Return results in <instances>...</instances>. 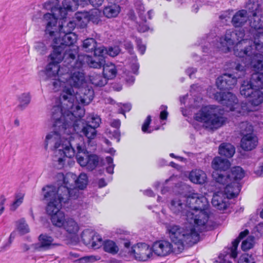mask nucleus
I'll return each mask as SVG.
<instances>
[{
	"label": "nucleus",
	"instance_id": "obj_23",
	"mask_svg": "<svg viewBox=\"0 0 263 263\" xmlns=\"http://www.w3.org/2000/svg\"><path fill=\"white\" fill-rule=\"evenodd\" d=\"M135 256L143 261L147 260L153 256V247L150 248L145 243H138L133 248Z\"/></svg>",
	"mask_w": 263,
	"mask_h": 263
},
{
	"label": "nucleus",
	"instance_id": "obj_19",
	"mask_svg": "<svg viewBox=\"0 0 263 263\" xmlns=\"http://www.w3.org/2000/svg\"><path fill=\"white\" fill-rule=\"evenodd\" d=\"M187 197L179 196L171 200L169 205L170 210L176 215H180L185 219V215L189 210L186 202Z\"/></svg>",
	"mask_w": 263,
	"mask_h": 263
},
{
	"label": "nucleus",
	"instance_id": "obj_18",
	"mask_svg": "<svg viewBox=\"0 0 263 263\" xmlns=\"http://www.w3.org/2000/svg\"><path fill=\"white\" fill-rule=\"evenodd\" d=\"M187 204H189L187 211L201 210L210 211V204L204 196L199 195L197 193H193L187 197Z\"/></svg>",
	"mask_w": 263,
	"mask_h": 263
},
{
	"label": "nucleus",
	"instance_id": "obj_14",
	"mask_svg": "<svg viewBox=\"0 0 263 263\" xmlns=\"http://www.w3.org/2000/svg\"><path fill=\"white\" fill-rule=\"evenodd\" d=\"M244 170L240 166H235L231 169L230 173L226 175L224 179H227L223 183L226 185V194L229 197H235L238 195L241 186L239 181L245 176Z\"/></svg>",
	"mask_w": 263,
	"mask_h": 263
},
{
	"label": "nucleus",
	"instance_id": "obj_48",
	"mask_svg": "<svg viewBox=\"0 0 263 263\" xmlns=\"http://www.w3.org/2000/svg\"><path fill=\"white\" fill-rule=\"evenodd\" d=\"M83 47L86 52H95L97 48V42L93 38H88L83 41Z\"/></svg>",
	"mask_w": 263,
	"mask_h": 263
},
{
	"label": "nucleus",
	"instance_id": "obj_34",
	"mask_svg": "<svg viewBox=\"0 0 263 263\" xmlns=\"http://www.w3.org/2000/svg\"><path fill=\"white\" fill-rule=\"evenodd\" d=\"M76 26L80 28H84L89 22V12L86 11L78 12L75 14Z\"/></svg>",
	"mask_w": 263,
	"mask_h": 263
},
{
	"label": "nucleus",
	"instance_id": "obj_43",
	"mask_svg": "<svg viewBox=\"0 0 263 263\" xmlns=\"http://www.w3.org/2000/svg\"><path fill=\"white\" fill-rule=\"evenodd\" d=\"M252 15L250 22L251 27L256 30L262 29L263 28V22L261 21L262 14H253Z\"/></svg>",
	"mask_w": 263,
	"mask_h": 263
},
{
	"label": "nucleus",
	"instance_id": "obj_45",
	"mask_svg": "<svg viewBox=\"0 0 263 263\" xmlns=\"http://www.w3.org/2000/svg\"><path fill=\"white\" fill-rule=\"evenodd\" d=\"M104 250L105 252L112 254H115L118 253L119 248L116 243L110 240H106L103 243Z\"/></svg>",
	"mask_w": 263,
	"mask_h": 263
},
{
	"label": "nucleus",
	"instance_id": "obj_21",
	"mask_svg": "<svg viewBox=\"0 0 263 263\" xmlns=\"http://www.w3.org/2000/svg\"><path fill=\"white\" fill-rule=\"evenodd\" d=\"M176 246L174 248L172 244L166 240H159L155 242L153 245V252L159 256H165L173 252Z\"/></svg>",
	"mask_w": 263,
	"mask_h": 263
},
{
	"label": "nucleus",
	"instance_id": "obj_1",
	"mask_svg": "<svg viewBox=\"0 0 263 263\" xmlns=\"http://www.w3.org/2000/svg\"><path fill=\"white\" fill-rule=\"evenodd\" d=\"M82 67L81 61H76L48 83L54 91L59 90L65 83L70 86H65L60 100L54 105H59L63 110L73 112L79 117L84 115V110L80 105L89 104L94 96L93 90L87 85Z\"/></svg>",
	"mask_w": 263,
	"mask_h": 263
},
{
	"label": "nucleus",
	"instance_id": "obj_60",
	"mask_svg": "<svg viewBox=\"0 0 263 263\" xmlns=\"http://www.w3.org/2000/svg\"><path fill=\"white\" fill-rule=\"evenodd\" d=\"M35 48L36 50L41 54H44L46 49V48L43 42L36 43Z\"/></svg>",
	"mask_w": 263,
	"mask_h": 263
},
{
	"label": "nucleus",
	"instance_id": "obj_16",
	"mask_svg": "<svg viewBox=\"0 0 263 263\" xmlns=\"http://www.w3.org/2000/svg\"><path fill=\"white\" fill-rule=\"evenodd\" d=\"M212 168L215 170L212 174L213 178L219 183H223L227 179H224L226 175V171L230 167V163L226 159L219 157H215L212 162Z\"/></svg>",
	"mask_w": 263,
	"mask_h": 263
},
{
	"label": "nucleus",
	"instance_id": "obj_52",
	"mask_svg": "<svg viewBox=\"0 0 263 263\" xmlns=\"http://www.w3.org/2000/svg\"><path fill=\"white\" fill-rule=\"evenodd\" d=\"M96 233L90 229H86L82 233V238L85 243L90 244Z\"/></svg>",
	"mask_w": 263,
	"mask_h": 263
},
{
	"label": "nucleus",
	"instance_id": "obj_5",
	"mask_svg": "<svg viewBox=\"0 0 263 263\" xmlns=\"http://www.w3.org/2000/svg\"><path fill=\"white\" fill-rule=\"evenodd\" d=\"M62 6L60 5L59 0H48L43 5L44 9L50 11V12H47L42 15L41 11L36 12V15L32 16V20L36 21L39 17H41L42 22L45 25L46 34H52L57 29V23L59 18H64L68 14V8L64 7L63 1Z\"/></svg>",
	"mask_w": 263,
	"mask_h": 263
},
{
	"label": "nucleus",
	"instance_id": "obj_64",
	"mask_svg": "<svg viewBox=\"0 0 263 263\" xmlns=\"http://www.w3.org/2000/svg\"><path fill=\"white\" fill-rule=\"evenodd\" d=\"M138 11V13L139 14V16L141 17L142 21H145V16L144 15V12H145V9L144 6L143 5H141L137 8Z\"/></svg>",
	"mask_w": 263,
	"mask_h": 263
},
{
	"label": "nucleus",
	"instance_id": "obj_12",
	"mask_svg": "<svg viewBox=\"0 0 263 263\" xmlns=\"http://www.w3.org/2000/svg\"><path fill=\"white\" fill-rule=\"evenodd\" d=\"M74 149L77 148V159L78 162L81 166L86 167L87 169L92 171L95 169L99 163V157L95 155H88V152L85 148L83 138L81 136H77L73 138Z\"/></svg>",
	"mask_w": 263,
	"mask_h": 263
},
{
	"label": "nucleus",
	"instance_id": "obj_15",
	"mask_svg": "<svg viewBox=\"0 0 263 263\" xmlns=\"http://www.w3.org/2000/svg\"><path fill=\"white\" fill-rule=\"evenodd\" d=\"M232 67L235 71L233 73H224L219 77L216 80V85L219 89L233 88L237 83V79L245 76V68L242 64L233 62Z\"/></svg>",
	"mask_w": 263,
	"mask_h": 263
},
{
	"label": "nucleus",
	"instance_id": "obj_42",
	"mask_svg": "<svg viewBox=\"0 0 263 263\" xmlns=\"http://www.w3.org/2000/svg\"><path fill=\"white\" fill-rule=\"evenodd\" d=\"M91 83L96 86L102 87L107 83V80L101 74H93L90 76Z\"/></svg>",
	"mask_w": 263,
	"mask_h": 263
},
{
	"label": "nucleus",
	"instance_id": "obj_24",
	"mask_svg": "<svg viewBox=\"0 0 263 263\" xmlns=\"http://www.w3.org/2000/svg\"><path fill=\"white\" fill-rule=\"evenodd\" d=\"M65 18L66 17L61 18L63 21L61 24L59 23L58 26L57 25V29L53 34H48L50 36H56L59 34L62 35L63 33H72V31L76 26V23L73 21H67Z\"/></svg>",
	"mask_w": 263,
	"mask_h": 263
},
{
	"label": "nucleus",
	"instance_id": "obj_8",
	"mask_svg": "<svg viewBox=\"0 0 263 263\" xmlns=\"http://www.w3.org/2000/svg\"><path fill=\"white\" fill-rule=\"evenodd\" d=\"M169 237L176 246L178 251L183 250L184 243L192 245L197 243L200 239L199 234L189 228L187 224L184 228L174 224L166 226Z\"/></svg>",
	"mask_w": 263,
	"mask_h": 263
},
{
	"label": "nucleus",
	"instance_id": "obj_31",
	"mask_svg": "<svg viewBox=\"0 0 263 263\" xmlns=\"http://www.w3.org/2000/svg\"><path fill=\"white\" fill-rule=\"evenodd\" d=\"M206 174L201 170H195L191 172L189 175L190 180L196 184H203L206 180Z\"/></svg>",
	"mask_w": 263,
	"mask_h": 263
},
{
	"label": "nucleus",
	"instance_id": "obj_37",
	"mask_svg": "<svg viewBox=\"0 0 263 263\" xmlns=\"http://www.w3.org/2000/svg\"><path fill=\"white\" fill-rule=\"evenodd\" d=\"M249 231L246 229L242 232H241L237 239H236L232 242V246L231 248L228 249L229 253H230L231 256L235 258L237 256V249L239 242V241L243 239L245 236L248 235Z\"/></svg>",
	"mask_w": 263,
	"mask_h": 263
},
{
	"label": "nucleus",
	"instance_id": "obj_39",
	"mask_svg": "<svg viewBox=\"0 0 263 263\" xmlns=\"http://www.w3.org/2000/svg\"><path fill=\"white\" fill-rule=\"evenodd\" d=\"M255 89L250 81L245 80L240 87V93L241 96L248 98Z\"/></svg>",
	"mask_w": 263,
	"mask_h": 263
},
{
	"label": "nucleus",
	"instance_id": "obj_17",
	"mask_svg": "<svg viewBox=\"0 0 263 263\" xmlns=\"http://www.w3.org/2000/svg\"><path fill=\"white\" fill-rule=\"evenodd\" d=\"M106 52V48L101 46L96 49L94 53V57L84 55L78 56V59L76 61H81L83 65L86 62L89 67L94 68H100L103 66L105 62L104 59V53Z\"/></svg>",
	"mask_w": 263,
	"mask_h": 263
},
{
	"label": "nucleus",
	"instance_id": "obj_47",
	"mask_svg": "<svg viewBox=\"0 0 263 263\" xmlns=\"http://www.w3.org/2000/svg\"><path fill=\"white\" fill-rule=\"evenodd\" d=\"M101 12L99 10L95 9L89 12V22L91 21L93 24L98 25L102 24Z\"/></svg>",
	"mask_w": 263,
	"mask_h": 263
},
{
	"label": "nucleus",
	"instance_id": "obj_29",
	"mask_svg": "<svg viewBox=\"0 0 263 263\" xmlns=\"http://www.w3.org/2000/svg\"><path fill=\"white\" fill-rule=\"evenodd\" d=\"M66 232L73 238H76V235L79 231V227L78 223L72 218L66 219L63 226H62Z\"/></svg>",
	"mask_w": 263,
	"mask_h": 263
},
{
	"label": "nucleus",
	"instance_id": "obj_28",
	"mask_svg": "<svg viewBox=\"0 0 263 263\" xmlns=\"http://www.w3.org/2000/svg\"><path fill=\"white\" fill-rule=\"evenodd\" d=\"M246 8L252 14H262L263 0H248Z\"/></svg>",
	"mask_w": 263,
	"mask_h": 263
},
{
	"label": "nucleus",
	"instance_id": "obj_44",
	"mask_svg": "<svg viewBox=\"0 0 263 263\" xmlns=\"http://www.w3.org/2000/svg\"><path fill=\"white\" fill-rule=\"evenodd\" d=\"M81 133L89 140L93 139L97 135L96 129L87 124L83 126Z\"/></svg>",
	"mask_w": 263,
	"mask_h": 263
},
{
	"label": "nucleus",
	"instance_id": "obj_25",
	"mask_svg": "<svg viewBox=\"0 0 263 263\" xmlns=\"http://www.w3.org/2000/svg\"><path fill=\"white\" fill-rule=\"evenodd\" d=\"M52 237L45 234H41L39 237V242L32 244L31 247L36 251H43L49 249L54 246Z\"/></svg>",
	"mask_w": 263,
	"mask_h": 263
},
{
	"label": "nucleus",
	"instance_id": "obj_51",
	"mask_svg": "<svg viewBox=\"0 0 263 263\" xmlns=\"http://www.w3.org/2000/svg\"><path fill=\"white\" fill-rule=\"evenodd\" d=\"M101 121V118L98 115H91L87 118V124L95 129L99 126Z\"/></svg>",
	"mask_w": 263,
	"mask_h": 263
},
{
	"label": "nucleus",
	"instance_id": "obj_59",
	"mask_svg": "<svg viewBox=\"0 0 263 263\" xmlns=\"http://www.w3.org/2000/svg\"><path fill=\"white\" fill-rule=\"evenodd\" d=\"M151 122V116H148L142 126V130L143 132L148 133H150L151 132V131L148 130V127H149Z\"/></svg>",
	"mask_w": 263,
	"mask_h": 263
},
{
	"label": "nucleus",
	"instance_id": "obj_62",
	"mask_svg": "<svg viewBox=\"0 0 263 263\" xmlns=\"http://www.w3.org/2000/svg\"><path fill=\"white\" fill-rule=\"evenodd\" d=\"M97 259L95 256H86L80 259L81 263L90 262L96 260Z\"/></svg>",
	"mask_w": 263,
	"mask_h": 263
},
{
	"label": "nucleus",
	"instance_id": "obj_20",
	"mask_svg": "<svg viewBox=\"0 0 263 263\" xmlns=\"http://www.w3.org/2000/svg\"><path fill=\"white\" fill-rule=\"evenodd\" d=\"M220 184L221 186L219 187L220 190L214 193L212 200V203L217 209L222 210L227 208L228 199L233 197H228L226 194V186Z\"/></svg>",
	"mask_w": 263,
	"mask_h": 263
},
{
	"label": "nucleus",
	"instance_id": "obj_33",
	"mask_svg": "<svg viewBox=\"0 0 263 263\" xmlns=\"http://www.w3.org/2000/svg\"><path fill=\"white\" fill-rule=\"evenodd\" d=\"M31 97L29 92H24L17 96L18 105L17 107L20 110L25 109L30 104Z\"/></svg>",
	"mask_w": 263,
	"mask_h": 263
},
{
	"label": "nucleus",
	"instance_id": "obj_57",
	"mask_svg": "<svg viewBox=\"0 0 263 263\" xmlns=\"http://www.w3.org/2000/svg\"><path fill=\"white\" fill-rule=\"evenodd\" d=\"M120 52V49L118 46L110 47L108 49H106V52L104 53L105 54H108L110 57H114L117 55Z\"/></svg>",
	"mask_w": 263,
	"mask_h": 263
},
{
	"label": "nucleus",
	"instance_id": "obj_27",
	"mask_svg": "<svg viewBox=\"0 0 263 263\" xmlns=\"http://www.w3.org/2000/svg\"><path fill=\"white\" fill-rule=\"evenodd\" d=\"M249 17L247 10L241 9L237 11L233 15L231 22L235 27H241L248 22Z\"/></svg>",
	"mask_w": 263,
	"mask_h": 263
},
{
	"label": "nucleus",
	"instance_id": "obj_38",
	"mask_svg": "<svg viewBox=\"0 0 263 263\" xmlns=\"http://www.w3.org/2000/svg\"><path fill=\"white\" fill-rule=\"evenodd\" d=\"M235 152V147L230 143H222L219 147V154L228 158L232 157Z\"/></svg>",
	"mask_w": 263,
	"mask_h": 263
},
{
	"label": "nucleus",
	"instance_id": "obj_2",
	"mask_svg": "<svg viewBox=\"0 0 263 263\" xmlns=\"http://www.w3.org/2000/svg\"><path fill=\"white\" fill-rule=\"evenodd\" d=\"M81 118L63 110L59 105H53L51 109L53 130L46 136L44 147L54 151V161L59 168L63 167L66 158L72 157L76 153L72 143L73 138L79 136L73 133L79 132Z\"/></svg>",
	"mask_w": 263,
	"mask_h": 263
},
{
	"label": "nucleus",
	"instance_id": "obj_13",
	"mask_svg": "<svg viewBox=\"0 0 263 263\" xmlns=\"http://www.w3.org/2000/svg\"><path fill=\"white\" fill-rule=\"evenodd\" d=\"M214 98L225 106L224 109L226 111H234L242 115L253 110L246 103H242L241 105L238 104L236 97L230 92H217L214 95Z\"/></svg>",
	"mask_w": 263,
	"mask_h": 263
},
{
	"label": "nucleus",
	"instance_id": "obj_53",
	"mask_svg": "<svg viewBox=\"0 0 263 263\" xmlns=\"http://www.w3.org/2000/svg\"><path fill=\"white\" fill-rule=\"evenodd\" d=\"M103 165H107V166L106 168L107 172L111 174L114 173L115 165L113 164L112 157L110 156L106 157L105 159L103 161Z\"/></svg>",
	"mask_w": 263,
	"mask_h": 263
},
{
	"label": "nucleus",
	"instance_id": "obj_32",
	"mask_svg": "<svg viewBox=\"0 0 263 263\" xmlns=\"http://www.w3.org/2000/svg\"><path fill=\"white\" fill-rule=\"evenodd\" d=\"M120 11L121 8L119 5L116 4H111L104 8L103 13L106 17L111 18L117 17Z\"/></svg>",
	"mask_w": 263,
	"mask_h": 263
},
{
	"label": "nucleus",
	"instance_id": "obj_4",
	"mask_svg": "<svg viewBox=\"0 0 263 263\" xmlns=\"http://www.w3.org/2000/svg\"><path fill=\"white\" fill-rule=\"evenodd\" d=\"M244 35L242 30H227L217 40L215 47L223 52L233 50L236 57H243L247 54H250L248 47L253 44L252 40L242 39Z\"/></svg>",
	"mask_w": 263,
	"mask_h": 263
},
{
	"label": "nucleus",
	"instance_id": "obj_58",
	"mask_svg": "<svg viewBox=\"0 0 263 263\" xmlns=\"http://www.w3.org/2000/svg\"><path fill=\"white\" fill-rule=\"evenodd\" d=\"M226 254H221L219 256V259L220 260V263H232L231 261H228L227 259L228 258L229 256L232 258L231 256V254L229 253L228 249L227 250V251L225 252ZM232 258H233L232 257Z\"/></svg>",
	"mask_w": 263,
	"mask_h": 263
},
{
	"label": "nucleus",
	"instance_id": "obj_3",
	"mask_svg": "<svg viewBox=\"0 0 263 263\" xmlns=\"http://www.w3.org/2000/svg\"><path fill=\"white\" fill-rule=\"evenodd\" d=\"M52 52L50 54L51 62L47 65L45 74L47 80L49 81L53 78H57L59 73L63 71L72 63H76V57L78 53V47L73 46L69 50L61 45L56 46L53 41Z\"/></svg>",
	"mask_w": 263,
	"mask_h": 263
},
{
	"label": "nucleus",
	"instance_id": "obj_46",
	"mask_svg": "<svg viewBox=\"0 0 263 263\" xmlns=\"http://www.w3.org/2000/svg\"><path fill=\"white\" fill-rule=\"evenodd\" d=\"M87 176L86 174L81 173L78 177H77L76 181V187L80 192L86 187L87 184Z\"/></svg>",
	"mask_w": 263,
	"mask_h": 263
},
{
	"label": "nucleus",
	"instance_id": "obj_36",
	"mask_svg": "<svg viewBox=\"0 0 263 263\" xmlns=\"http://www.w3.org/2000/svg\"><path fill=\"white\" fill-rule=\"evenodd\" d=\"M249 103L253 106H257L263 103V92L255 89L248 97Z\"/></svg>",
	"mask_w": 263,
	"mask_h": 263
},
{
	"label": "nucleus",
	"instance_id": "obj_22",
	"mask_svg": "<svg viewBox=\"0 0 263 263\" xmlns=\"http://www.w3.org/2000/svg\"><path fill=\"white\" fill-rule=\"evenodd\" d=\"M58 37H55L53 39L55 46L61 45L66 49L69 50L72 47L76 46L74 43L77 40V35L74 33H63L62 35L59 34Z\"/></svg>",
	"mask_w": 263,
	"mask_h": 263
},
{
	"label": "nucleus",
	"instance_id": "obj_40",
	"mask_svg": "<svg viewBox=\"0 0 263 263\" xmlns=\"http://www.w3.org/2000/svg\"><path fill=\"white\" fill-rule=\"evenodd\" d=\"M249 81L255 89H259L263 88V73H253Z\"/></svg>",
	"mask_w": 263,
	"mask_h": 263
},
{
	"label": "nucleus",
	"instance_id": "obj_26",
	"mask_svg": "<svg viewBox=\"0 0 263 263\" xmlns=\"http://www.w3.org/2000/svg\"><path fill=\"white\" fill-rule=\"evenodd\" d=\"M258 144L257 137L254 134H247L243 136L241 140L240 146L245 151H251L255 148Z\"/></svg>",
	"mask_w": 263,
	"mask_h": 263
},
{
	"label": "nucleus",
	"instance_id": "obj_49",
	"mask_svg": "<svg viewBox=\"0 0 263 263\" xmlns=\"http://www.w3.org/2000/svg\"><path fill=\"white\" fill-rule=\"evenodd\" d=\"M16 229L22 234H25L29 232L28 225L24 218L21 219L16 222Z\"/></svg>",
	"mask_w": 263,
	"mask_h": 263
},
{
	"label": "nucleus",
	"instance_id": "obj_50",
	"mask_svg": "<svg viewBox=\"0 0 263 263\" xmlns=\"http://www.w3.org/2000/svg\"><path fill=\"white\" fill-rule=\"evenodd\" d=\"M240 133L243 136L253 134V127L248 122H243L239 124Z\"/></svg>",
	"mask_w": 263,
	"mask_h": 263
},
{
	"label": "nucleus",
	"instance_id": "obj_6",
	"mask_svg": "<svg viewBox=\"0 0 263 263\" xmlns=\"http://www.w3.org/2000/svg\"><path fill=\"white\" fill-rule=\"evenodd\" d=\"M57 177L59 184L62 181L63 185L58 188L53 186H47L42 189L45 193H47L49 190H53L55 198L63 200L64 202H68L72 199L75 200L80 197L81 192L76 187L75 183L77 178L76 174L68 173L64 175L62 173H59Z\"/></svg>",
	"mask_w": 263,
	"mask_h": 263
},
{
	"label": "nucleus",
	"instance_id": "obj_54",
	"mask_svg": "<svg viewBox=\"0 0 263 263\" xmlns=\"http://www.w3.org/2000/svg\"><path fill=\"white\" fill-rule=\"evenodd\" d=\"M102 239L100 235L95 234L93 236L92 240H91L90 245L91 247L95 249L99 248L102 244Z\"/></svg>",
	"mask_w": 263,
	"mask_h": 263
},
{
	"label": "nucleus",
	"instance_id": "obj_9",
	"mask_svg": "<svg viewBox=\"0 0 263 263\" xmlns=\"http://www.w3.org/2000/svg\"><path fill=\"white\" fill-rule=\"evenodd\" d=\"M44 198L48 201L46 211L50 216V219L53 225L61 228L64 226L66 219L64 213L60 211L62 203H65L60 199L55 198L54 191L49 190L47 193H44Z\"/></svg>",
	"mask_w": 263,
	"mask_h": 263
},
{
	"label": "nucleus",
	"instance_id": "obj_55",
	"mask_svg": "<svg viewBox=\"0 0 263 263\" xmlns=\"http://www.w3.org/2000/svg\"><path fill=\"white\" fill-rule=\"evenodd\" d=\"M254 245V237H249L243 240L241 244V249L246 251L253 248Z\"/></svg>",
	"mask_w": 263,
	"mask_h": 263
},
{
	"label": "nucleus",
	"instance_id": "obj_41",
	"mask_svg": "<svg viewBox=\"0 0 263 263\" xmlns=\"http://www.w3.org/2000/svg\"><path fill=\"white\" fill-rule=\"evenodd\" d=\"M25 194L21 192L15 193L14 200L10 205V210L15 211L23 202Z\"/></svg>",
	"mask_w": 263,
	"mask_h": 263
},
{
	"label": "nucleus",
	"instance_id": "obj_30",
	"mask_svg": "<svg viewBox=\"0 0 263 263\" xmlns=\"http://www.w3.org/2000/svg\"><path fill=\"white\" fill-rule=\"evenodd\" d=\"M89 0H63L64 7L68 8V12H73L79 6L84 7L88 4Z\"/></svg>",
	"mask_w": 263,
	"mask_h": 263
},
{
	"label": "nucleus",
	"instance_id": "obj_11",
	"mask_svg": "<svg viewBox=\"0 0 263 263\" xmlns=\"http://www.w3.org/2000/svg\"><path fill=\"white\" fill-rule=\"evenodd\" d=\"M250 54H247L243 58L245 60V66L251 65L254 70H263V55L258 54L257 51L263 52V33L256 34L252 45L249 46Z\"/></svg>",
	"mask_w": 263,
	"mask_h": 263
},
{
	"label": "nucleus",
	"instance_id": "obj_35",
	"mask_svg": "<svg viewBox=\"0 0 263 263\" xmlns=\"http://www.w3.org/2000/svg\"><path fill=\"white\" fill-rule=\"evenodd\" d=\"M117 72V70L115 64L111 63L104 64L103 73L107 80L115 78Z\"/></svg>",
	"mask_w": 263,
	"mask_h": 263
},
{
	"label": "nucleus",
	"instance_id": "obj_7",
	"mask_svg": "<svg viewBox=\"0 0 263 263\" xmlns=\"http://www.w3.org/2000/svg\"><path fill=\"white\" fill-rule=\"evenodd\" d=\"M224 110L219 107L207 106L202 107L194 115V119L202 123L203 127L209 130H214L223 126L227 118Z\"/></svg>",
	"mask_w": 263,
	"mask_h": 263
},
{
	"label": "nucleus",
	"instance_id": "obj_61",
	"mask_svg": "<svg viewBox=\"0 0 263 263\" xmlns=\"http://www.w3.org/2000/svg\"><path fill=\"white\" fill-rule=\"evenodd\" d=\"M136 42L137 45V48L141 54H143L146 49V46L144 44H142V41L140 39H136Z\"/></svg>",
	"mask_w": 263,
	"mask_h": 263
},
{
	"label": "nucleus",
	"instance_id": "obj_63",
	"mask_svg": "<svg viewBox=\"0 0 263 263\" xmlns=\"http://www.w3.org/2000/svg\"><path fill=\"white\" fill-rule=\"evenodd\" d=\"M144 21V23L140 24L137 27V29L139 32H144L149 29L148 26L145 24L146 20Z\"/></svg>",
	"mask_w": 263,
	"mask_h": 263
},
{
	"label": "nucleus",
	"instance_id": "obj_56",
	"mask_svg": "<svg viewBox=\"0 0 263 263\" xmlns=\"http://www.w3.org/2000/svg\"><path fill=\"white\" fill-rule=\"evenodd\" d=\"M238 263H255V260L252 255L244 254L239 257Z\"/></svg>",
	"mask_w": 263,
	"mask_h": 263
},
{
	"label": "nucleus",
	"instance_id": "obj_10",
	"mask_svg": "<svg viewBox=\"0 0 263 263\" xmlns=\"http://www.w3.org/2000/svg\"><path fill=\"white\" fill-rule=\"evenodd\" d=\"M210 215V211H187L185 216L189 228L193 229V231L197 232L198 234L199 232L212 229Z\"/></svg>",
	"mask_w": 263,
	"mask_h": 263
}]
</instances>
